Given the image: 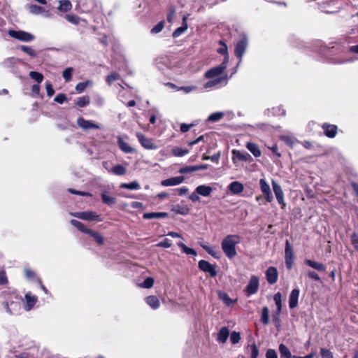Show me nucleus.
I'll list each match as a JSON object with an SVG mask.
<instances>
[{
  "instance_id": "nucleus-11",
  "label": "nucleus",
  "mask_w": 358,
  "mask_h": 358,
  "mask_svg": "<svg viewBox=\"0 0 358 358\" xmlns=\"http://www.w3.org/2000/svg\"><path fill=\"white\" fill-rule=\"evenodd\" d=\"M259 187L266 201L271 203L273 200V196L270 186L264 178L259 180Z\"/></svg>"
},
{
  "instance_id": "nucleus-19",
  "label": "nucleus",
  "mask_w": 358,
  "mask_h": 358,
  "mask_svg": "<svg viewBox=\"0 0 358 358\" xmlns=\"http://www.w3.org/2000/svg\"><path fill=\"white\" fill-rule=\"evenodd\" d=\"M195 192L203 196H209L213 192V188L206 185H201L196 187Z\"/></svg>"
},
{
  "instance_id": "nucleus-7",
  "label": "nucleus",
  "mask_w": 358,
  "mask_h": 358,
  "mask_svg": "<svg viewBox=\"0 0 358 358\" xmlns=\"http://www.w3.org/2000/svg\"><path fill=\"white\" fill-rule=\"evenodd\" d=\"M248 47V39L245 36L241 38L235 47V55L239 59V63L241 62L242 57Z\"/></svg>"
},
{
  "instance_id": "nucleus-64",
  "label": "nucleus",
  "mask_w": 358,
  "mask_h": 358,
  "mask_svg": "<svg viewBox=\"0 0 358 358\" xmlns=\"http://www.w3.org/2000/svg\"><path fill=\"white\" fill-rule=\"evenodd\" d=\"M266 358H278L277 352L273 349H269L266 351Z\"/></svg>"
},
{
  "instance_id": "nucleus-46",
  "label": "nucleus",
  "mask_w": 358,
  "mask_h": 358,
  "mask_svg": "<svg viewBox=\"0 0 358 358\" xmlns=\"http://www.w3.org/2000/svg\"><path fill=\"white\" fill-rule=\"evenodd\" d=\"M219 44L220 45V48L217 49V52L224 55V57H229L227 45L224 43L223 41H220Z\"/></svg>"
},
{
  "instance_id": "nucleus-22",
  "label": "nucleus",
  "mask_w": 358,
  "mask_h": 358,
  "mask_svg": "<svg viewBox=\"0 0 358 358\" xmlns=\"http://www.w3.org/2000/svg\"><path fill=\"white\" fill-rule=\"evenodd\" d=\"M218 296L220 300L223 301V303L228 307L234 306L236 301L237 299H232L230 298V296L224 292H218Z\"/></svg>"
},
{
  "instance_id": "nucleus-48",
  "label": "nucleus",
  "mask_w": 358,
  "mask_h": 358,
  "mask_svg": "<svg viewBox=\"0 0 358 358\" xmlns=\"http://www.w3.org/2000/svg\"><path fill=\"white\" fill-rule=\"evenodd\" d=\"M65 18L66 20L73 24H78L80 20L78 16L73 14L66 15Z\"/></svg>"
},
{
  "instance_id": "nucleus-51",
  "label": "nucleus",
  "mask_w": 358,
  "mask_h": 358,
  "mask_svg": "<svg viewBox=\"0 0 358 358\" xmlns=\"http://www.w3.org/2000/svg\"><path fill=\"white\" fill-rule=\"evenodd\" d=\"M188 26L187 25H182L180 27L177 28L173 33V36L174 38H177L180 36L181 34H182L187 29Z\"/></svg>"
},
{
  "instance_id": "nucleus-53",
  "label": "nucleus",
  "mask_w": 358,
  "mask_h": 358,
  "mask_svg": "<svg viewBox=\"0 0 358 358\" xmlns=\"http://www.w3.org/2000/svg\"><path fill=\"white\" fill-rule=\"evenodd\" d=\"M120 78V75L117 73H112L110 75H108L106 78V83L108 85H111L113 82L115 80H118Z\"/></svg>"
},
{
  "instance_id": "nucleus-2",
  "label": "nucleus",
  "mask_w": 358,
  "mask_h": 358,
  "mask_svg": "<svg viewBox=\"0 0 358 358\" xmlns=\"http://www.w3.org/2000/svg\"><path fill=\"white\" fill-rule=\"evenodd\" d=\"M229 57H225L224 58V61L222 63L215 67H213L208 71H207L205 73V77L208 79H215L219 77H222V74L224 73V70L227 67V64L229 62ZM224 76L223 77H224Z\"/></svg>"
},
{
  "instance_id": "nucleus-62",
  "label": "nucleus",
  "mask_w": 358,
  "mask_h": 358,
  "mask_svg": "<svg viewBox=\"0 0 358 358\" xmlns=\"http://www.w3.org/2000/svg\"><path fill=\"white\" fill-rule=\"evenodd\" d=\"M66 100V96L64 94H59L55 97V101L62 104Z\"/></svg>"
},
{
  "instance_id": "nucleus-33",
  "label": "nucleus",
  "mask_w": 358,
  "mask_h": 358,
  "mask_svg": "<svg viewBox=\"0 0 358 358\" xmlns=\"http://www.w3.org/2000/svg\"><path fill=\"white\" fill-rule=\"evenodd\" d=\"M71 224L74 226L75 227H76L78 230H80V231L85 233V234H89L90 231H91V229H87L84 224H83L82 222L78 221V220H71Z\"/></svg>"
},
{
  "instance_id": "nucleus-10",
  "label": "nucleus",
  "mask_w": 358,
  "mask_h": 358,
  "mask_svg": "<svg viewBox=\"0 0 358 358\" xmlns=\"http://www.w3.org/2000/svg\"><path fill=\"white\" fill-rule=\"evenodd\" d=\"M198 266L200 270L208 273L211 277H215L217 274L216 265L211 264L206 260H200Z\"/></svg>"
},
{
  "instance_id": "nucleus-47",
  "label": "nucleus",
  "mask_w": 358,
  "mask_h": 358,
  "mask_svg": "<svg viewBox=\"0 0 358 358\" xmlns=\"http://www.w3.org/2000/svg\"><path fill=\"white\" fill-rule=\"evenodd\" d=\"M154 285V279L151 277H148L140 285L141 287L143 288H151Z\"/></svg>"
},
{
  "instance_id": "nucleus-63",
  "label": "nucleus",
  "mask_w": 358,
  "mask_h": 358,
  "mask_svg": "<svg viewBox=\"0 0 358 358\" xmlns=\"http://www.w3.org/2000/svg\"><path fill=\"white\" fill-rule=\"evenodd\" d=\"M307 274H308V276L313 280H315L316 281L320 280V278L318 275V274L313 271H308L307 272Z\"/></svg>"
},
{
  "instance_id": "nucleus-52",
  "label": "nucleus",
  "mask_w": 358,
  "mask_h": 358,
  "mask_svg": "<svg viewBox=\"0 0 358 358\" xmlns=\"http://www.w3.org/2000/svg\"><path fill=\"white\" fill-rule=\"evenodd\" d=\"M230 340H231V342L233 344L238 343L240 341V340H241V334H240V333L239 332H236V331H233L231 334Z\"/></svg>"
},
{
  "instance_id": "nucleus-44",
  "label": "nucleus",
  "mask_w": 358,
  "mask_h": 358,
  "mask_svg": "<svg viewBox=\"0 0 358 358\" xmlns=\"http://www.w3.org/2000/svg\"><path fill=\"white\" fill-rule=\"evenodd\" d=\"M29 10L32 14L39 15L44 12V8L38 5L33 4L29 7Z\"/></svg>"
},
{
  "instance_id": "nucleus-28",
  "label": "nucleus",
  "mask_w": 358,
  "mask_h": 358,
  "mask_svg": "<svg viewBox=\"0 0 358 358\" xmlns=\"http://www.w3.org/2000/svg\"><path fill=\"white\" fill-rule=\"evenodd\" d=\"M117 144L125 153H132L134 152V149L120 136L117 138Z\"/></svg>"
},
{
  "instance_id": "nucleus-27",
  "label": "nucleus",
  "mask_w": 358,
  "mask_h": 358,
  "mask_svg": "<svg viewBox=\"0 0 358 358\" xmlns=\"http://www.w3.org/2000/svg\"><path fill=\"white\" fill-rule=\"evenodd\" d=\"M72 8V4L69 0H59V6L57 9L63 13H66L71 10Z\"/></svg>"
},
{
  "instance_id": "nucleus-61",
  "label": "nucleus",
  "mask_w": 358,
  "mask_h": 358,
  "mask_svg": "<svg viewBox=\"0 0 358 358\" xmlns=\"http://www.w3.org/2000/svg\"><path fill=\"white\" fill-rule=\"evenodd\" d=\"M259 355V349L255 344L251 345V358H257Z\"/></svg>"
},
{
  "instance_id": "nucleus-16",
  "label": "nucleus",
  "mask_w": 358,
  "mask_h": 358,
  "mask_svg": "<svg viewBox=\"0 0 358 358\" xmlns=\"http://www.w3.org/2000/svg\"><path fill=\"white\" fill-rule=\"evenodd\" d=\"M266 278L269 284H274L277 282L278 273L276 268L270 266L266 271Z\"/></svg>"
},
{
  "instance_id": "nucleus-9",
  "label": "nucleus",
  "mask_w": 358,
  "mask_h": 358,
  "mask_svg": "<svg viewBox=\"0 0 358 358\" xmlns=\"http://www.w3.org/2000/svg\"><path fill=\"white\" fill-rule=\"evenodd\" d=\"M285 254L286 266L288 269H291L294 264V256L292 247L288 240L285 241Z\"/></svg>"
},
{
  "instance_id": "nucleus-40",
  "label": "nucleus",
  "mask_w": 358,
  "mask_h": 358,
  "mask_svg": "<svg viewBox=\"0 0 358 358\" xmlns=\"http://www.w3.org/2000/svg\"><path fill=\"white\" fill-rule=\"evenodd\" d=\"M110 171L115 175L123 176L126 173V169L122 165L117 164L114 166Z\"/></svg>"
},
{
  "instance_id": "nucleus-25",
  "label": "nucleus",
  "mask_w": 358,
  "mask_h": 358,
  "mask_svg": "<svg viewBox=\"0 0 358 358\" xmlns=\"http://www.w3.org/2000/svg\"><path fill=\"white\" fill-rule=\"evenodd\" d=\"M168 216V213L165 212H152L146 213L143 215V217L145 220L150 219H160L164 218Z\"/></svg>"
},
{
  "instance_id": "nucleus-5",
  "label": "nucleus",
  "mask_w": 358,
  "mask_h": 358,
  "mask_svg": "<svg viewBox=\"0 0 358 358\" xmlns=\"http://www.w3.org/2000/svg\"><path fill=\"white\" fill-rule=\"evenodd\" d=\"M71 215L77 217L80 220L87 221H96L101 222V216L94 211H84V212H76L71 213Z\"/></svg>"
},
{
  "instance_id": "nucleus-45",
  "label": "nucleus",
  "mask_w": 358,
  "mask_h": 358,
  "mask_svg": "<svg viewBox=\"0 0 358 358\" xmlns=\"http://www.w3.org/2000/svg\"><path fill=\"white\" fill-rule=\"evenodd\" d=\"M90 97L88 96H84L78 98L76 104L79 107H85L90 103Z\"/></svg>"
},
{
  "instance_id": "nucleus-59",
  "label": "nucleus",
  "mask_w": 358,
  "mask_h": 358,
  "mask_svg": "<svg viewBox=\"0 0 358 358\" xmlns=\"http://www.w3.org/2000/svg\"><path fill=\"white\" fill-rule=\"evenodd\" d=\"M176 15V10L173 7H171L167 15V20L169 22H173Z\"/></svg>"
},
{
  "instance_id": "nucleus-42",
  "label": "nucleus",
  "mask_w": 358,
  "mask_h": 358,
  "mask_svg": "<svg viewBox=\"0 0 358 358\" xmlns=\"http://www.w3.org/2000/svg\"><path fill=\"white\" fill-rule=\"evenodd\" d=\"M120 187L128 189H139L141 187L137 182L133 181L129 183H122Z\"/></svg>"
},
{
  "instance_id": "nucleus-20",
  "label": "nucleus",
  "mask_w": 358,
  "mask_h": 358,
  "mask_svg": "<svg viewBox=\"0 0 358 358\" xmlns=\"http://www.w3.org/2000/svg\"><path fill=\"white\" fill-rule=\"evenodd\" d=\"M322 129L329 138H334L337 134V127L334 124H324Z\"/></svg>"
},
{
  "instance_id": "nucleus-41",
  "label": "nucleus",
  "mask_w": 358,
  "mask_h": 358,
  "mask_svg": "<svg viewBox=\"0 0 358 358\" xmlns=\"http://www.w3.org/2000/svg\"><path fill=\"white\" fill-rule=\"evenodd\" d=\"M224 117L222 112H215L210 115L207 119L208 122H215L220 120Z\"/></svg>"
},
{
  "instance_id": "nucleus-50",
  "label": "nucleus",
  "mask_w": 358,
  "mask_h": 358,
  "mask_svg": "<svg viewBox=\"0 0 358 358\" xmlns=\"http://www.w3.org/2000/svg\"><path fill=\"white\" fill-rule=\"evenodd\" d=\"M72 72L73 68L71 67H68L63 71L62 76L66 82H69L71 80L72 78Z\"/></svg>"
},
{
  "instance_id": "nucleus-35",
  "label": "nucleus",
  "mask_w": 358,
  "mask_h": 358,
  "mask_svg": "<svg viewBox=\"0 0 358 358\" xmlns=\"http://www.w3.org/2000/svg\"><path fill=\"white\" fill-rule=\"evenodd\" d=\"M172 211H173L176 214L185 215L189 213V209L186 206L177 205L173 208Z\"/></svg>"
},
{
  "instance_id": "nucleus-21",
  "label": "nucleus",
  "mask_w": 358,
  "mask_h": 358,
  "mask_svg": "<svg viewBox=\"0 0 358 358\" xmlns=\"http://www.w3.org/2000/svg\"><path fill=\"white\" fill-rule=\"evenodd\" d=\"M229 190L234 194H239L243 192L244 186L238 181L231 182L228 186Z\"/></svg>"
},
{
  "instance_id": "nucleus-12",
  "label": "nucleus",
  "mask_w": 358,
  "mask_h": 358,
  "mask_svg": "<svg viewBox=\"0 0 358 358\" xmlns=\"http://www.w3.org/2000/svg\"><path fill=\"white\" fill-rule=\"evenodd\" d=\"M38 301V297L33 294L31 292H28L25 296L24 299L23 300L24 303V309L26 311L31 310Z\"/></svg>"
},
{
  "instance_id": "nucleus-13",
  "label": "nucleus",
  "mask_w": 358,
  "mask_h": 358,
  "mask_svg": "<svg viewBox=\"0 0 358 358\" xmlns=\"http://www.w3.org/2000/svg\"><path fill=\"white\" fill-rule=\"evenodd\" d=\"M136 137L141 145L147 150H155L157 146L154 143L152 138L145 137L143 134L137 133Z\"/></svg>"
},
{
  "instance_id": "nucleus-6",
  "label": "nucleus",
  "mask_w": 358,
  "mask_h": 358,
  "mask_svg": "<svg viewBox=\"0 0 358 358\" xmlns=\"http://www.w3.org/2000/svg\"><path fill=\"white\" fill-rule=\"evenodd\" d=\"M259 286V278L256 275H252L248 284L247 285L245 292L248 296L252 295L257 292Z\"/></svg>"
},
{
  "instance_id": "nucleus-56",
  "label": "nucleus",
  "mask_w": 358,
  "mask_h": 358,
  "mask_svg": "<svg viewBox=\"0 0 358 358\" xmlns=\"http://www.w3.org/2000/svg\"><path fill=\"white\" fill-rule=\"evenodd\" d=\"M320 354L322 358H334L332 352L325 348H321Z\"/></svg>"
},
{
  "instance_id": "nucleus-24",
  "label": "nucleus",
  "mask_w": 358,
  "mask_h": 358,
  "mask_svg": "<svg viewBox=\"0 0 358 358\" xmlns=\"http://www.w3.org/2000/svg\"><path fill=\"white\" fill-rule=\"evenodd\" d=\"M146 303L152 309L156 310L160 306V302L156 296H149L145 299Z\"/></svg>"
},
{
  "instance_id": "nucleus-43",
  "label": "nucleus",
  "mask_w": 358,
  "mask_h": 358,
  "mask_svg": "<svg viewBox=\"0 0 358 358\" xmlns=\"http://www.w3.org/2000/svg\"><path fill=\"white\" fill-rule=\"evenodd\" d=\"M29 76L31 79L37 82L38 84L41 83L43 80V74L37 71H30Z\"/></svg>"
},
{
  "instance_id": "nucleus-58",
  "label": "nucleus",
  "mask_w": 358,
  "mask_h": 358,
  "mask_svg": "<svg viewBox=\"0 0 358 358\" xmlns=\"http://www.w3.org/2000/svg\"><path fill=\"white\" fill-rule=\"evenodd\" d=\"M273 300H274L275 303L278 308H280V306H282V294L280 292H277L274 295Z\"/></svg>"
},
{
  "instance_id": "nucleus-30",
  "label": "nucleus",
  "mask_w": 358,
  "mask_h": 358,
  "mask_svg": "<svg viewBox=\"0 0 358 358\" xmlns=\"http://www.w3.org/2000/svg\"><path fill=\"white\" fill-rule=\"evenodd\" d=\"M227 80V76H225L224 77H219V78H215V79L213 78L212 80L208 81L207 83H206L204 84V87L205 88L214 87L216 85H219L222 81Z\"/></svg>"
},
{
  "instance_id": "nucleus-31",
  "label": "nucleus",
  "mask_w": 358,
  "mask_h": 358,
  "mask_svg": "<svg viewBox=\"0 0 358 358\" xmlns=\"http://www.w3.org/2000/svg\"><path fill=\"white\" fill-rule=\"evenodd\" d=\"M172 155L174 157H181L189 153V150L186 148H182L178 146H174L171 149Z\"/></svg>"
},
{
  "instance_id": "nucleus-36",
  "label": "nucleus",
  "mask_w": 358,
  "mask_h": 358,
  "mask_svg": "<svg viewBox=\"0 0 358 358\" xmlns=\"http://www.w3.org/2000/svg\"><path fill=\"white\" fill-rule=\"evenodd\" d=\"M279 352L280 353L281 357L283 358H293L292 357L290 350L285 345L282 343L280 344L279 345Z\"/></svg>"
},
{
  "instance_id": "nucleus-18",
  "label": "nucleus",
  "mask_w": 358,
  "mask_h": 358,
  "mask_svg": "<svg viewBox=\"0 0 358 358\" xmlns=\"http://www.w3.org/2000/svg\"><path fill=\"white\" fill-rule=\"evenodd\" d=\"M300 291L299 289H294L289 296V306L290 308H294L298 305V300Z\"/></svg>"
},
{
  "instance_id": "nucleus-54",
  "label": "nucleus",
  "mask_w": 358,
  "mask_h": 358,
  "mask_svg": "<svg viewBox=\"0 0 358 358\" xmlns=\"http://www.w3.org/2000/svg\"><path fill=\"white\" fill-rule=\"evenodd\" d=\"M194 169V166H187L180 168L178 172L182 174L189 173L195 171Z\"/></svg>"
},
{
  "instance_id": "nucleus-60",
  "label": "nucleus",
  "mask_w": 358,
  "mask_h": 358,
  "mask_svg": "<svg viewBox=\"0 0 358 358\" xmlns=\"http://www.w3.org/2000/svg\"><path fill=\"white\" fill-rule=\"evenodd\" d=\"M45 89H46V92H47V95L49 97H51L52 96H53L55 91H54L52 86L50 82H46Z\"/></svg>"
},
{
  "instance_id": "nucleus-32",
  "label": "nucleus",
  "mask_w": 358,
  "mask_h": 358,
  "mask_svg": "<svg viewBox=\"0 0 358 358\" xmlns=\"http://www.w3.org/2000/svg\"><path fill=\"white\" fill-rule=\"evenodd\" d=\"M20 60L14 57L6 58L1 63L2 66L5 68H13L14 67Z\"/></svg>"
},
{
  "instance_id": "nucleus-57",
  "label": "nucleus",
  "mask_w": 358,
  "mask_h": 358,
  "mask_svg": "<svg viewBox=\"0 0 358 358\" xmlns=\"http://www.w3.org/2000/svg\"><path fill=\"white\" fill-rule=\"evenodd\" d=\"M157 247L164 248H169L171 246V242L169 239L165 238L162 241H160L157 244Z\"/></svg>"
},
{
  "instance_id": "nucleus-26",
  "label": "nucleus",
  "mask_w": 358,
  "mask_h": 358,
  "mask_svg": "<svg viewBox=\"0 0 358 358\" xmlns=\"http://www.w3.org/2000/svg\"><path fill=\"white\" fill-rule=\"evenodd\" d=\"M305 264L307 266H308L317 271H324L326 270V267L323 264L315 262V261H313L310 259H306Z\"/></svg>"
},
{
  "instance_id": "nucleus-17",
  "label": "nucleus",
  "mask_w": 358,
  "mask_h": 358,
  "mask_svg": "<svg viewBox=\"0 0 358 358\" xmlns=\"http://www.w3.org/2000/svg\"><path fill=\"white\" fill-rule=\"evenodd\" d=\"M185 178L183 176H176L164 180L161 185L164 187L176 186L183 182Z\"/></svg>"
},
{
  "instance_id": "nucleus-38",
  "label": "nucleus",
  "mask_w": 358,
  "mask_h": 358,
  "mask_svg": "<svg viewBox=\"0 0 358 358\" xmlns=\"http://www.w3.org/2000/svg\"><path fill=\"white\" fill-rule=\"evenodd\" d=\"M19 49L23 51L24 53L27 54L31 57H36L37 53L30 46L27 45H20Z\"/></svg>"
},
{
  "instance_id": "nucleus-55",
  "label": "nucleus",
  "mask_w": 358,
  "mask_h": 358,
  "mask_svg": "<svg viewBox=\"0 0 358 358\" xmlns=\"http://www.w3.org/2000/svg\"><path fill=\"white\" fill-rule=\"evenodd\" d=\"M163 28H164V22H159L157 24H156L155 27H152V29H151V33L152 34H158L160 31H162Z\"/></svg>"
},
{
  "instance_id": "nucleus-37",
  "label": "nucleus",
  "mask_w": 358,
  "mask_h": 358,
  "mask_svg": "<svg viewBox=\"0 0 358 358\" xmlns=\"http://www.w3.org/2000/svg\"><path fill=\"white\" fill-rule=\"evenodd\" d=\"M102 201L107 205H113L115 203L116 199L108 194L107 192H103L101 194Z\"/></svg>"
},
{
  "instance_id": "nucleus-3",
  "label": "nucleus",
  "mask_w": 358,
  "mask_h": 358,
  "mask_svg": "<svg viewBox=\"0 0 358 358\" xmlns=\"http://www.w3.org/2000/svg\"><path fill=\"white\" fill-rule=\"evenodd\" d=\"M8 34L11 38L24 43L31 42L35 39L32 34L22 30L11 29L8 31Z\"/></svg>"
},
{
  "instance_id": "nucleus-23",
  "label": "nucleus",
  "mask_w": 358,
  "mask_h": 358,
  "mask_svg": "<svg viewBox=\"0 0 358 358\" xmlns=\"http://www.w3.org/2000/svg\"><path fill=\"white\" fill-rule=\"evenodd\" d=\"M229 336V331L227 327H224L220 329L217 336V341L220 343H225Z\"/></svg>"
},
{
  "instance_id": "nucleus-15",
  "label": "nucleus",
  "mask_w": 358,
  "mask_h": 358,
  "mask_svg": "<svg viewBox=\"0 0 358 358\" xmlns=\"http://www.w3.org/2000/svg\"><path fill=\"white\" fill-rule=\"evenodd\" d=\"M231 153L234 164H236L237 161L247 162L251 159V156L246 152L233 150Z\"/></svg>"
},
{
  "instance_id": "nucleus-1",
  "label": "nucleus",
  "mask_w": 358,
  "mask_h": 358,
  "mask_svg": "<svg viewBox=\"0 0 358 358\" xmlns=\"http://www.w3.org/2000/svg\"><path fill=\"white\" fill-rule=\"evenodd\" d=\"M241 242V237L237 234H229L225 236L221 243L222 249L225 255L232 259L237 255L236 246Z\"/></svg>"
},
{
  "instance_id": "nucleus-14",
  "label": "nucleus",
  "mask_w": 358,
  "mask_h": 358,
  "mask_svg": "<svg viewBox=\"0 0 358 358\" xmlns=\"http://www.w3.org/2000/svg\"><path fill=\"white\" fill-rule=\"evenodd\" d=\"M272 187L278 202L283 208L285 206V203L284 201V193L281 186L275 180H272Z\"/></svg>"
},
{
  "instance_id": "nucleus-4",
  "label": "nucleus",
  "mask_w": 358,
  "mask_h": 358,
  "mask_svg": "<svg viewBox=\"0 0 358 358\" xmlns=\"http://www.w3.org/2000/svg\"><path fill=\"white\" fill-rule=\"evenodd\" d=\"M14 298L16 301H5L2 303V306L5 309L6 312L9 315H16L19 313L21 308L20 302L18 300L17 296H15Z\"/></svg>"
},
{
  "instance_id": "nucleus-29",
  "label": "nucleus",
  "mask_w": 358,
  "mask_h": 358,
  "mask_svg": "<svg viewBox=\"0 0 358 358\" xmlns=\"http://www.w3.org/2000/svg\"><path fill=\"white\" fill-rule=\"evenodd\" d=\"M246 148L255 157L261 156V151L257 144L248 142L246 144Z\"/></svg>"
},
{
  "instance_id": "nucleus-39",
  "label": "nucleus",
  "mask_w": 358,
  "mask_h": 358,
  "mask_svg": "<svg viewBox=\"0 0 358 358\" xmlns=\"http://www.w3.org/2000/svg\"><path fill=\"white\" fill-rule=\"evenodd\" d=\"M261 321L264 324H268L269 323V310L266 306L262 308Z\"/></svg>"
},
{
  "instance_id": "nucleus-34",
  "label": "nucleus",
  "mask_w": 358,
  "mask_h": 358,
  "mask_svg": "<svg viewBox=\"0 0 358 358\" xmlns=\"http://www.w3.org/2000/svg\"><path fill=\"white\" fill-rule=\"evenodd\" d=\"M177 245H178V247H180L182 249V252H184L185 254H186L187 255H192L194 257L196 256V255H197L196 251L192 248L187 247L183 243L178 242L177 243Z\"/></svg>"
},
{
  "instance_id": "nucleus-49",
  "label": "nucleus",
  "mask_w": 358,
  "mask_h": 358,
  "mask_svg": "<svg viewBox=\"0 0 358 358\" xmlns=\"http://www.w3.org/2000/svg\"><path fill=\"white\" fill-rule=\"evenodd\" d=\"M89 234L92 236L99 244L103 243V238L99 233L91 230Z\"/></svg>"
},
{
  "instance_id": "nucleus-8",
  "label": "nucleus",
  "mask_w": 358,
  "mask_h": 358,
  "mask_svg": "<svg viewBox=\"0 0 358 358\" xmlns=\"http://www.w3.org/2000/svg\"><path fill=\"white\" fill-rule=\"evenodd\" d=\"M78 126L83 130L100 129L101 125L91 120H87L82 117L77 119Z\"/></svg>"
}]
</instances>
